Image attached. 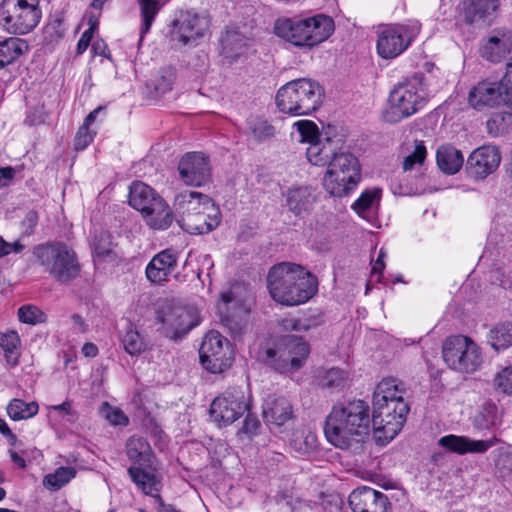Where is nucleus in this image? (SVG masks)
Listing matches in <instances>:
<instances>
[{"mask_svg": "<svg viewBox=\"0 0 512 512\" xmlns=\"http://www.w3.org/2000/svg\"><path fill=\"white\" fill-rule=\"evenodd\" d=\"M18 318L22 323L37 325L47 321V315L35 305H23L18 309Z\"/></svg>", "mask_w": 512, "mask_h": 512, "instance_id": "obj_50", "label": "nucleus"}, {"mask_svg": "<svg viewBox=\"0 0 512 512\" xmlns=\"http://www.w3.org/2000/svg\"><path fill=\"white\" fill-rule=\"evenodd\" d=\"M442 357L446 365L461 374H473L483 364V354L478 344L465 335H452L442 345Z\"/></svg>", "mask_w": 512, "mask_h": 512, "instance_id": "obj_8", "label": "nucleus"}, {"mask_svg": "<svg viewBox=\"0 0 512 512\" xmlns=\"http://www.w3.org/2000/svg\"><path fill=\"white\" fill-rule=\"evenodd\" d=\"M38 213L35 210H30L26 213L22 220L23 233L30 236L34 233L35 228L38 224Z\"/></svg>", "mask_w": 512, "mask_h": 512, "instance_id": "obj_57", "label": "nucleus"}, {"mask_svg": "<svg viewBox=\"0 0 512 512\" xmlns=\"http://www.w3.org/2000/svg\"><path fill=\"white\" fill-rule=\"evenodd\" d=\"M143 466H131L128 473L132 481L147 495L157 490V481L154 474L142 469Z\"/></svg>", "mask_w": 512, "mask_h": 512, "instance_id": "obj_43", "label": "nucleus"}, {"mask_svg": "<svg viewBox=\"0 0 512 512\" xmlns=\"http://www.w3.org/2000/svg\"><path fill=\"white\" fill-rule=\"evenodd\" d=\"M21 346V340L18 333L10 330L0 333V347L4 351L5 359L8 364L13 366L18 364V349Z\"/></svg>", "mask_w": 512, "mask_h": 512, "instance_id": "obj_41", "label": "nucleus"}, {"mask_svg": "<svg viewBox=\"0 0 512 512\" xmlns=\"http://www.w3.org/2000/svg\"><path fill=\"white\" fill-rule=\"evenodd\" d=\"M258 426H259V421L255 417L251 416L250 414H247V416L244 420L243 431L245 433L253 434L258 429Z\"/></svg>", "mask_w": 512, "mask_h": 512, "instance_id": "obj_63", "label": "nucleus"}, {"mask_svg": "<svg viewBox=\"0 0 512 512\" xmlns=\"http://www.w3.org/2000/svg\"><path fill=\"white\" fill-rule=\"evenodd\" d=\"M404 390L401 383L395 378H384L377 386L373 394V402L404 401Z\"/></svg>", "mask_w": 512, "mask_h": 512, "instance_id": "obj_34", "label": "nucleus"}, {"mask_svg": "<svg viewBox=\"0 0 512 512\" xmlns=\"http://www.w3.org/2000/svg\"><path fill=\"white\" fill-rule=\"evenodd\" d=\"M384 257H385V253L381 249L377 259L375 260V262L373 263V266H372L371 274H372V277L377 275V281H380V276L382 274V271L385 268V264H384V260H383Z\"/></svg>", "mask_w": 512, "mask_h": 512, "instance_id": "obj_62", "label": "nucleus"}, {"mask_svg": "<svg viewBox=\"0 0 512 512\" xmlns=\"http://www.w3.org/2000/svg\"><path fill=\"white\" fill-rule=\"evenodd\" d=\"M173 207L178 220L186 219L204 209H210L212 213L216 212L213 200L208 195L197 191L179 193L174 199Z\"/></svg>", "mask_w": 512, "mask_h": 512, "instance_id": "obj_23", "label": "nucleus"}, {"mask_svg": "<svg viewBox=\"0 0 512 512\" xmlns=\"http://www.w3.org/2000/svg\"><path fill=\"white\" fill-rule=\"evenodd\" d=\"M436 161L439 169L448 175L457 173L464 163V157L460 150L451 144L438 147Z\"/></svg>", "mask_w": 512, "mask_h": 512, "instance_id": "obj_31", "label": "nucleus"}, {"mask_svg": "<svg viewBox=\"0 0 512 512\" xmlns=\"http://www.w3.org/2000/svg\"><path fill=\"white\" fill-rule=\"evenodd\" d=\"M427 151L423 141H416L414 150L403 161V169L405 171L412 170L416 164H423L426 159Z\"/></svg>", "mask_w": 512, "mask_h": 512, "instance_id": "obj_52", "label": "nucleus"}, {"mask_svg": "<svg viewBox=\"0 0 512 512\" xmlns=\"http://www.w3.org/2000/svg\"><path fill=\"white\" fill-rule=\"evenodd\" d=\"M300 135V141L309 144L306 155L309 162L316 166H324L333 153V142L335 140L327 137L320 139L317 125L310 120H299L294 123Z\"/></svg>", "mask_w": 512, "mask_h": 512, "instance_id": "obj_17", "label": "nucleus"}, {"mask_svg": "<svg viewBox=\"0 0 512 512\" xmlns=\"http://www.w3.org/2000/svg\"><path fill=\"white\" fill-rule=\"evenodd\" d=\"M233 350L229 341L218 331H209L203 338L199 349L203 367L211 373H221L233 362Z\"/></svg>", "mask_w": 512, "mask_h": 512, "instance_id": "obj_11", "label": "nucleus"}, {"mask_svg": "<svg viewBox=\"0 0 512 512\" xmlns=\"http://www.w3.org/2000/svg\"><path fill=\"white\" fill-rule=\"evenodd\" d=\"M381 197V189L373 188L365 190L353 203L352 209L361 217L366 218L367 214L378 204Z\"/></svg>", "mask_w": 512, "mask_h": 512, "instance_id": "obj_46", "label": "nucleus"}, {"mask_svg": "<svg viewBox=\"0 0 512 512\" xmlns=\"http://www.w3.org/2000/svg\"><path fill=\"white\" fill-rule=\"evenodd\" d=\"M494 384L503 393L512 394V365L503 368L495 375Z\"/></svg>", "mask_w": 512, "mask_h": 512, "instance_id": "obj_55", "label": "nucleus"}, {"mask_svg": "<svg viewBox=\"0 0 512 512\" xmlns=\"http://www.w3.org/2000/svg\"><path fill=\"white\" fill-rule=\"evenodd\" d=\"M126 454L134 465L149 466L152 458L150 444L143 437L133 435L126 443Z\"/></svg>", "mask_w": 512, "mask_h": 512, "instance_id": "obj_32", "label": "nucleus"}, {"mask_svg": "<svg viewBox=\"0 0 512 512\" xmlns=\"http://www.w3.org/2000/svg\"><path fill=\"white\" fill-rule=\"evenodd\" d=\"M500 81L484 80L475 85L469 92L468 102L477 109L491 108L499 105H511L510 92Z\"/></svg>", "mask_w": 512, "mask_h": 512, "instance_id": "obj_19", "label": "nucleus"}, {"mask_svg": "<svg viewBox=\"0 0 512 512\" xmlns=\"http://www.w3.org/2000/svg\"><path fill=\"white\" fill-rule=\"evenodd\" d=\"M333 31V19L324 14L304 19L282 18L274 25L277 36L297 47H315L328 39Z\"/></svg>", "mask_w": 512, "mask_h": 512, "instance_id": "obj_4", "label": "nucleus"}, {"mask_svg": "<svg viewBox=\"0 0 512 512\" xmlns=\"http://www.w3.org/2000/svg\"><path fill=\"white\" fill-rule=\"evenodd\" d=\"M248 130L257 142H262L274 136L275 128L266 119L254 117L248 120Z\"/></svg>", "mask_w": 512, "mask_h": 512, "instance_id": "obj_48", "label": "nucleus"}, {"mask_svg": "<svg viewBox=\"0 0 512 512\" xmlns=\"http://www.w3.org/2000/svg\"><path fill=\"white\" fill-rule=\"evenodd\" d=\"M370 408L363 400L336 404L327 415L324 434L327 441L342 450H357L369 435Z\"/></svg>", "mask_w": 512, "mask_h": 512, "instance_id": "obj_1", "label": "nucleus"}, {"mask_svg": "<svg viewBox=\"0 0 512 512\" xmlns=\"http://www.w3.org/2000/svg\"><path fill=\"white\" fill-rule=\"evenodd\" d=\"M359 180L360 174H346L344 170H338L328 166L323 177V186L330 195L343 197L355 189Z\"/></svg>", "mask_w": 512, "mask_h": 512, "instance_id": "obj_27", "label": "nucleus"}, {"mask_svg": "<svg viewBox=\"0 0 512 512\" xmlns=\"http://www.w3.org/2000/svg\"><path fill=\"white\" fill-rule=\"evenodd\" d=\"M408 412L405 401L373 402L371 421L375 433L382 432L386 439L392 440L401 431Z\"/></svg>", "mask_w": 512, "mask_h": 512, "instance_id": "obj_12", "label": "nucleus"}, {"mask_svg": "<svg viewBox=\"0 0 512 512\" xmlns=\"http://www.w3.org/2000/svg\"><path fill=\"white\" fill-rule=\"evenodd\" d=\"M94 138V133L89 130L88 126L82 125L77 131L74 139V147L76 150H84Z\"/></svg>", "mask_w": 512, "mask_h": 512, "instance_id": "obj_56", "label": "nucleus"}, {"mask_svg": "<svg viewBox=\"0 0 512 512\" xmlns=\"http://www.w3.org/2000/svg\"><path fill=\"white\" fill-rule=\"evenodd\" d=\"M348 500L353 512H391L387 495L370 487L353 490Z\"/></svg>", "mask_w": 512, "mask_h": 512, "instance_id": "obj_21", "label": "nucleus"}, {"mask_svg": "<svg viewBox=\"0 0 512 512\" xmlns=\"http://www.w3.org/2000/svg\"><path fill=\"white\" fill-rule=\"evenodd\" d=\"M512 50V33H501L489 37L480 47L482 58L498 63Z\"/></svg>", "mask_w": 512, "mask_h": 512, "instance_id": "obj_29", "label": "nucleus"}, {"mask_svg": "<svg viewBox=\"0 0 512 512\" xmlns=\"http://www.w3.org/2000/svg\"><path fill=\"white\" fill-rule=\"evenodd\" d=\"M292 415V405L287 398L269 396L265 400L263 417L268 423L282 426L292 418Z\"/></svg>", "mask_w": 512, "mask_h": 512, "instance_id": "obj_30", "label": "nucleus"}, {"mask_svg": "<svg viewBox=\"0 0 512 512\" xmlns=\"http://www.w3.org/2000/svg\"><path fill=\"white\" fill-rule=\"evenodd\" d=\"M427 100L426 78L422 73H415L394 86L389 94L385 118L390 123H397L421 110Z\"/></svg>", "mask_w": 512, "mask_h": 512, "instance_id": "obj_6", "label": "nucleus"}, {"mask_svg": "<svg viewBox=\"0 0 512 512\" xmlns=\"http://www.w3.org/2000/svg\"><path fill=\"white\" fill-rule=\"evenodd\" d=\"M499 423L500 419L497 416V410L495 407L484 409L474 419V425L479 430H488L497 426Z\"/></svg>", "mask_w": 512, "mask_h": 512, "instance_id": "obj_51", "label": "nucleus"}, {"mask_svg": "<svg viewBox=\"0 0 512 512\" xmlns=\"http://www.w3.org/2000/svg\"><path fill=\"white\" fill-rule=\"evenodd\" d=\"M308 355L309 346L302 338L287 335L276 348L265 351L264 361L279 372H287L301 368Z\"/></svg>", "mask_w": 512, "mask_h": 512, "instance_id": "obj_10", "label": "nucleus"}, {"mask_svg": "<svg viewBox=\"0 0 512 512\" xmlns=\"http://www.w3.org/2000/svg\"><path fill=\"white\" fill-rule=\"evenodd\" d=\"M503 84L506 85V89L510 92V99L512 100V57L507 63V70L505 75L502 77Z\"/></svg>", "mask_w": 512, "mask_h": 512, "instance_id": "obj_64", "label": "nucleus"}, {"mask_svg": "<svg viewBox=\"0 0 512 512\" xmlns=\"http://www.w3.org/2000/svg\"><path fill=\"white\" fill-rule=\"evenodd\" d=\"M339 139L333 142V153L326 163L329 167L338 170H344L352 175L360 174V165L358 159L350 152L342 151L336 152L338 148Z\"/></svg>", "mask_w": 512, "mask_h": 512, "instance_id": "obj_35", "label": "nucleus"}, {"mask_svg": "<svg viewBox=\"0 0 512 512\" xmlns=\"http://www.w3.org/2000/svg\"><path fill=\"white\" fill-rule=\"evenodd\" d=\"M222 325L233 337L241 335L249 314V307L236 295L235 289L230 288L220 294L217 306Z\"/></svg>", "mask_w": 512, "mask_h": 512, "instance_id": "obj_16", "label": "nucleus"}, {"mask_svg": "<svg viewBox=\"0 0 512 512\" xmlns=\"http://www.w3.org/2000/svg\"><path fill=\"white\" fill-rule=\"evenodd\" d=\"M28 51L25 40L11 37L0 42V69L13 63L20 55Z\"/></svg>", "mask_w": 512, "mask_h": 512, "instance_id": "obj_36", "label": "nucleus"}, {"mask_svg": "<svg viewBox=\"0 0 512 512\" xmlns=\"http://www.w3.org/2000/svg\"><path fill=\"white\" fill-rule=\"evenodd\" d=\"M175 80V73L173 69L166 68L161 70L160 75L155 79L154 88L157 93L165 94L172 90Z\"/></svg>", "mask_w": 512, "mask_h": 512, "instance_id": "obj_54", "label": "nucleus"}, {"mask_svg": "<svg viewBox=\"0 0 512 512\" xmlns=\"http://www.w3.org/2000/svg\"><path fill=\"white\" fill-rule=\"evenodd\" d=\"M290 446L300 455H309L318 446L317 435L305 428L296 429L291 435Z\"/></svg>", "mask_w": 512, "mask_h": 512, "instance_id": "obj_37", "label": "nucleus"}, {"mask_svg": "<svg viewBox=\"0 0 512 512\" xmlns=\"http://www.w3.org/2000/svg\"><path fill=\"white\" fill-rule=\"evenodd\" d=\"M499 442L500 439L496 436L485 440H474L467 436L453 434L443 436L438 441L440 446L460 455L467 453L484 454Z\"/></svg>", "mask_w": 512, "mask_h": 512, "instance_id": "obj_24", "label": "nucleus"}, {"mask_svg": "<svg viewBox=\"0 0 512 512\" xmlns=\"http://www.w3.org/2000/svg\"><path fill=\"white\" fill-rule=\"evenodd\" d=\"M499 7V0H464L463 17L466 23L478 28L489 26Z\"/></svg>", "mask_w": 512, "mask_h": 512, "instance_id": "obj_25", "label": "nucleus"}, {"mask_svg": "<svg viewBox=\"0 0 512 512\" xmlns=\"http://www.w3.org/2000/svg\"><path fill=\"white\" fill-rule=\"evenodd\" d=\"M312 194L306 187L292 188L287 192L286 204L296 216L308 213L312 206Z\"/></svg>", "mask_w": 512, "mask_h": 512, "instance_id": "obj_33", "label": "nucleus"}, {"mask_svg": "<svg viewBox=\"0 0 512 512\" xmlns=\"http://www.w3.org/2000/svg\"><path fill=\"white\" fill-rule=\"evenodd\" d=\"M33 262L55 281L66 284L80 275L81 265L74 249L67 243L49 240L32 248Z\"/></svg>", "mask_w": 512, "mask_h": 512, "instance_id": "obj_3", "label": "nucleus"}, {"mask_svg": "<svg viewBox=\"0 0 512 512\" xmlns=\"http://www.w3.org/2000/svg\"><path fill=\"white\" fill-rule=\"evenodd\" d=\"M16 171L14 168L7 166L0 168V187H6L15 177Z\"/></svg>", "mask_w": 512, "mask_h": 512, "instance_id": "obj_60", "label": "nucleus"}, {"mask_svg": "<svg viewBox=\"0 0 512 512\" xmlns=\"http://www.w3.org/2000/svg\"><path fill=\"white\" fill-rule=\"evenodd\" d=\"M501 155L497 147L486 145L475 149L467 159V171L476 179H484L499 166Z\"/></svg>", "mask_w": 512, "mask_h": 512, "instance_id": "obj_22", "label": "nucleus"}, {"mask_svg": "<svg viewBox=\"0 0 512 512\" xmlns=\"http://www.w3.org/2000/svg\"><path fill=\"white\" fill-rule=\"evenodd\" d=\"M106 418L109 420V422L113 425H127L129 422L128 417L117 408H108V411L106 413Z\"/></svg>", "mask_w": 512, "mask_h": 512, "instance_id": "obj_59", "label": "nucleus"}, {"mask_svg": "<svg viewBox=\"0 0 512 512\" xmlns=\"http://www.w3.org/2000/svg\"><path fill=\"white\" fill-rule=\"evenodd\" d=\"M418 32V25L394 24L383 27L378 33V55L384 59L399 56L409 47Z\"/></svg>", "mask_w": 512, "mask_h": 512, "instance_id": "obj_13", "label": "nucleus"}, {"mask_svg": "<svg viewBox=\"0 0 512 512\" xmlns=\"http://www.w3.org/2000/svg\"><path fill=\"white\" fill-rule=\"evenodd\" d=\"M247 409L244 392L231 387L213 400L210 416L219 426H226L241 417Z\"/></svg>", "mask_w": 512, "mask_h": 512, "instance_id": "obj_14", "label": "nucleus"}, {"mask_svg": "<svg viewBox=\"0 0 512 512\" xmlns=\"http://www.w3.org/2000/svg\"><path fill=\"white\" fill-rule=\"evenodd\" d=\"M39 406L36 402H25L21 399H13L7 406L9 417L14 420H23L35 416L38 413Z\"/></svg>", "mask_w": 512, "mask_h": 512, "instance_id": "obj_42", "label": "nucleus"}, {"mask_svg": "<svg viewBox=\"0 0 512 512\" xmlns=\"http://www.w3.org/2000/svg\"><path fill=\"white\" fill-rule=\"evenodd\" d=\"M210 27V19L192 10L180 11L170 26L173 41L187 45L204 37Z\"/></svg>", "mask_w": 512, "mask_h": 512, "instance_id": "obj_15", "label": "nucleus"}, {"mask_svg": "<svg viewBox=\"0 0 512 512\" xmlns=\"http://www.w3.org/2000/svg\"><path fill=\"white\" fill-rule=\"evenodd\" d=\"M124 350L131 356L141 354L145 350V343L139 332L130 325L122 337Z\"/></svg>", "mask_w": 512, "mask_h": 512, "instance_id": "obj_49", "label": "nucleus"}, {"mask_svg": "<svg viewBox=\"0 0 512 512\" xmlns=\"http://www.w3.org/2000/svg\"><path fill=\"white\" fill-rule=\"evenodd\" d=\"M25 246L20 241L13 243L7 242L0 236V257L9 255L10 253H21Z\"/></svg>", "mask_w": 512, "mask_h": 512, "instance_id": "obj_58", "label": "nucleus"}, {"mask_svg": "<svg viewBox=\"0 0 512 512\" xmlns=\"http://www.w3.org/2000/svg\"><path fill=\"white\" fill-rule=\"evenodd\" d=\"M324 90L315 80L299 78L281 86L275 101L278 109L291 116L309 115L316 111L323 100Z\"/></svg>", "mask_w": 512, "mask_h": 512, "instance_id": "obj_5", "label": "nucleus"}, {"mask_svg": "<svg viewBox=\"0 0 512 512\" xmlns=\"http://www.w3.org/2000/svg\"><path fill=\"white\" fill-rule=\"evenodd\" d=\"M140 6L142 23L140 27V37L149 32L152 23L161 9L159 0H138Z\"/></svg>", "mask_w": 512, "mask_h": 512, "instance_id": "obj_44", "label": "nucleus"}, {"mask_svg": "<svg viewBox=\"0 0 512 512\" xmlns=\"http://www.w3.org/2000/svg\"><path fill=\"white\" fill-rule=\"evenodd\" d=\"M76 475L73 467H59L53 473L47 474L43 479V484L50 490L56 491L66 485Z\"/></svg>", "mask_w": 512, "mask_h": 512, "instance_id": "obj_45", "label": "nucleus"}, {"mask_svg": "<svg viewBox=\"0 0 512 512\" xmlns=\"http://www.w3.org/2000/svg\"><path fill=\"white\" fill-rule=\"evenodd\" d=\"M488 343L495 351L512 346V323L505 322L492 328L488 335Z\"/></svg>", "mask_w": 512, "mask_h": 512, "instance_id": "obj_39", "label": "nucleus"}, {"mask_svg": "<svg viewBox=\"0 0 512 512\" xmlns=\"http://www.w3.org/2000/svg\"><path fill=\"white\" fill-rule=\"evenodd\" d=\"M65 32L66 28L63 20L56 18L44 28V38L49 43L56 42L64 36Z\"/></svg>", "mask_w": 512, "mask_h": 512, "instance_id": "obj_53", "label": "nucleus"}, {"mask_svg": "<svg viewBox=\"0 0 512 512\" xmlns=\"http://www.w3.org/2000/svg\"><path fill=\"white\" fill-rule=\"evenodd\" d=\"M117 254L114 250V244L110 234L106 232L100 233L93 244V258L96 263L112 262L116 259Z\"/></svg>", "mask_w": 512, "mask_h": 512, "instance_id": "obj_38", "label": "nucleus"}, {"mask_svg": "<svg viewBox=\"0 0 512 512\" xmlns=\"http://www.w3.org/2000/svg\"><path fill=\"white\" fill-rule=\"evenodd\" d=\"M178 253L173 249H165L157 253L146 266V277L154 284L168 281L169 276L176 270Z\"/></svg>", "mask_w": 512, "mask_h": 512, "instance_id": "obj_26", "label": "nucleus"}, {"mask_svg": "<svg viewBox=\"0 0 512 512\" xmlns=\"http://www.w3.org/2000/svg\"><path fill=\"white\" fill-rule=\"evenodd\" d=\"M178 171L187 186L201 187L211 180L209 157L201 152L186 153L178 163Z\"/></svg>", "mask_w": 512, "mask_h": 512, "instance_id": "obj_20", "label": "nucleus"}, {"mask_svg": "<svg viewBox=\"0 0 512 512\" xmlns=\"http://www.w3.org/2000/svg\"><path fill=\"white\" fill-rule=\"evenodd\" d=\"M158 321L163 333L171 339H179L198 325L196 311L184 306L167 305L158 311Z\"/></svg>", "mask_w": 512, "mask_h": 512, "instance_id": "obj_18", "label": "nucleus"}, {"mask_svg": "<svg viewBox=\"0 0 512 512\" xmlns=\"http://www.w3.org/2000/svg\"><path fill=\"white\" fill-rule=\"evenodd\" d=\"M267 287L273 300L285 306L306 303L318 291L317 278L303 266L283 262L267 275Z\"/></svg>", "mask_w": 512, "mask_h": 512, "instance_id": "obj_2", "label": "nucleus"}, {"mask_svg": "<svg viewBox=\"0 0 512 512\" xmlns=\"http://www.w3.org/2000/svg\"><path fill=\"white\" fill-rule=\"evenodd\" d=\"M223 50L227 54L238 55L246 46V38L236 29H227L221 36Z\"/></svg>", "mask_w": 512, "mask_h": 512, "instance_id": "obj_47", "label": "nucleus"}, {"mask_svg": "<svg viewBox=\"0 0 512 512\" xmlns=\"http://www.w3.org/2000/svg\"><path fill=\"white\" fill-rule=\"evenodd\" d=\"M128 202L146 218L147 224L155 230H164L173 222L168 204L156 191L143 182H133L129 189Z\"/></svg>", "mask_w": 512, "mask_h": 512, "instance_id": "obj_7", "label": "nucleus"}, {"mask_svg": "<svg viewBox=\"0 0 512 512\" xmlns=\"http://www.w3.org/2000/svg\"><path fill=\"white\" fill-rule=\"evenodd\" d=\"M41 16L38 0H3L0 4V25L10 34L29 33Z\"/></svg>", "mask_w": 512, "mask_h": 512, "instance_id": "obj_9", "label": "nucleus"}, {"mask_svg": "<svg viewBox=\"0 0 512 512\" xmlns=\"http://www.w3.org/2000/svg\"><path fill=\"white\" fill-rule=\"evenodd\" d=\"M178 222L190 234L209 233L220 223V210L217 206L215 213H212L210 209H204L186 219L178 220Z\"/></svg>", "mask_w": 512, "mask_h": 512, "instance_id": "obj_28", "label": "nucleus"}, {"mask_svg": "<svg viewBox=\"0 0 512 512\" xmlns=\"http://www.w3.org/2000/svg\"><path fill=\"white\" fill-rule=\"evenodd\" d=\"M93 33L94 32H92V29H87L82 33V35L77 43V53L78 54H82L88 48V46L90 45V42L92 40Z\"/></svg>", "mask_w": 512, "mask_h": 512, "instance_id": "obj_61", "label": "nucleus"}, {"mask_svg": "<svg viewBox=\"0 0 512 512\" xmlns=\"http://www.w3.org/2000/svg\"><path fill=\"white\" fill-rule=\"evenodd\" d=\"M319 385L324 388H344L349 379L348 372L340 368L323 369L318 373Z\"/></svg>", "mask_w": 512, "mask_h": 512, "instance_id": "obj_40", "label": "nucleus"}]
</instances>
